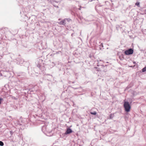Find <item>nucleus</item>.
<instances>
[{
  "instance_id": "1",
  "label": "nucleus",
  "mask_w": 146,
  "mask_h": 146,
  "mask_svg": "<svg viewBox=\"0 0 146 146\" xmlns=\"http://www.w3.org/2000/svg\"><path fill=\"white\" fill-rule=\"evenodd\" d=\"M123 106L125 108V110L126 112H129L130 111L131 107L128 102H125Z\"/></svg>"
},
{
  "instance_id": "2",
  "label": "nucleus",
  "mask_w": 146,
  "mask_h": 146,
  "mask_svg": "<svg viewBox=\"0 0 146 146\" xmlns=\"http://www.w3.org/2000/svg\"><path fill=\"white\" fill-rule=\"evenodd\" d=\"M133 52V50L131 48H130L127 50L125 51V54L128 55L132 54Z\"/></svg>"
},
{
  "instance_id": "3",
  "label": "nucleus",
  "mask_w": 146,
  "mask_h": 146,
  "mask_svg": "<svg viewBox=\"0 0 146 146\" xmlns=\"http://www.w3.org/2000/svg\"><path fill=\"white\" fill-rule=\"evenodd\" d=\"M72 132V131L71 129L70 128H68L67 130L65 133V134L67 135L68 134H70Z\"/></svg>"
},
{
  "instance_id": "4",
  "label": "nucleus",
  "mask_w": 146,
  "mask_h": 146,
  "mask_svg": "<svg viewBox=\"0 0 146 146\" xmlns=\"http://www.w3.org/2000/svg\"><path fill=\"white\" fill-rule=\"evenodd\" d=\"M59 24L60 25H65V24H66L65 20H64L61 21L60 22Z\"/></svg>"
},
{
  "instance_id": "5",
  "label": "nucleus",
  "mask_w": 146,
  "mask_h": 146,
  "mask_svg": "<svg viewBox=\"0 0 146 146\" xmlns=\"http://www.w3.org/2000/svg\"><path fill=\"white\" fill-rule=\"evenodd\" d=\"M142 71L143 72H145L146 71V66L142 69Z\"/></svg>"
},
{
  "instance_id": "6",
  "label": "nucleus",
  "mask_w": 146,
  "mask_h": 146,
  "mask_svg": "<svg viewBox=\"0 0 146 146\" xmlns=\"http://www.w3.org/2000/svg\"><path fill=\"white\" fill-rule=\"evenodd\" d=\"M90 113L91 114L94 115H95L96 114V111H94L93 112H91Z\"/></svg>"
},
{
  "instance_id": "7",
  "label": "nucleus",
  "mask_w": 146,
  "mask_h": 146,
  "mask_svg": "<svg viewBox=\"0 0 146 146\" xmlns=\"http://www.w3.org/2000/svg\"><path fill=\"white\" fill-rule=\"evenodd\" d=\"M135 5L137 6L138 7H139L140 6V3L139 2H137L136 3Z\"/></svg>"
},
{
  "instance_id": "8",
  "label": "nucleus",
  "mask_w": 146,
  "mask_h": 146,
  "mask_svg": "<svg viewBox=\"0 0 146 146\" xmlns=\"http://www.w3.org/2000/svg\"><path fill=\"white\" fill-rule=\"evenodd\" d=\"M4 145L2 141H0V145L1 146H3Z\"/></svg>"
},
{
  "instance_id": "9",
  "label": "nucleus",
  "mask_w": 146,
  "mask_h": 146,
  "mask_svg": "<svg viewBox=\"0 0 146 146\" xmlns=\"http://www.w3.org/2000/svg\"><path fill=\"white\" fill-rule=\"evenodd\" d=\"M112 115L111 114H110V115H109V118L110 119H111L112 118Z\"/></svg>"
},
{
  "instance_id": "10",
  "label": "nucleus",
  "mask_w": 146,
  "mask_h": 146,
  "mask_svg": "<svg viewBox=\"0 0 146 146\" xmlns=\"http://www.w3.org/2000/svg\"><path fill=\"white\" fill-rule=\"evenodd\" d=\"M3 100V99L2 98H0V104H1V101L2 100Z\"/></svg>"
},
{
  "instance_id": "11",
  "label": "nucleus",
  "mask_w": 146,
  "mask_h": 146,
  "mask_svg": "<svg viewBox=\"0 0 146 146\" xmlns=\"http://www.w3.org/2000/svg\"><path fill=\"white\" fill-rule=\"evenodd\" d=\"M81 7H80L79 8V10H81Z\"/></svg>"
},
{
  "instance_id": "12",
  "label": "nucleus",
  "mask_w": 146,
  "mask_h": 146,
  "mask_svg": "<svg viewBox=\"0 0 146 146\" xmlns=\"http://www.w3.org/2000/svg\"><path fill=\"white\" fill-rule=\"evenodd\" d=\"M101 44L103 46V44L102 43H101Z\"/></svg>"
}]
</instances>
